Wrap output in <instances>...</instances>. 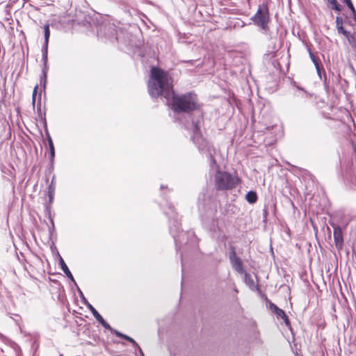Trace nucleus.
I'll return each mask as SVG.
<instances>
[{
	"mask_svg": "<svg viewBox=\"0 0 356 356\" xmlns=\"http://www.w3.org/2000/svg\"><path fill=\"white\" fill-rule=\"evenodd\" d=\"M271 308H272L275 312H276V308H278V307H277L276 305H272Z\"/></svg>",
	"mask_w": 356,
	"mask_h": 356,
	"instance_id": "20",
	"label": "nucleus"
},
{
	"mask_svg": "<svg viewBox=\"0 0 356 356\" xmlns=\"http://www.w3.org/2000/svg\"><path fill=\"white\" fill-rule=\"evenodd\" d=\"M148 92L152 97L163 95L172 100V108L177 112L190 111L197 108V97L194 94L175 96L172 81L168 72L160 68L152 67L148 82Z\"/></svg>",
	"mask_w": 356,
	"mask_h": 356,
	"instance_id": "1",
	"label": "nucleus"
},
{
	"mask_svg": "<svg viewBox=\"0 0 356 356\" xmlns=\"http://www.w3.org/2000/svg\"><path fill=\"white\" fill-rule=\"evenodd\" d=\"M276 314L281 317L284 321V322L286 323V324H289V320H288V318L287 316H286L284 312L280 309V308H276V312H275Z\"/></svg>",
	"mask_w": 356,
	"mask_h": 356,
	"instance_id": "11",
	"label": "nucleus"
},
{
	"mask_svg": "<svg viewBox=\"0 0 356 356\" xmlns=\"http://www.w3.org/2000/svg\"><path fill=\"white\" fill-rule=\"evenodd\" d=\"M44 38H45V42H44V44H45V47L47 48V47L48 41H49V35H50L49 27L48 24L44 26Z\"/></svg>",
	"mask_w": 356,
	"mask_h": 356,
	"instance_id": "12",
	"label": "nucleus"
},
{
	"mask_svg": "<svg viewBox=\"0 0 356 356\" xmlns=\"http://www.w3.org/2000/svg\"><path fill=\"white\" fill-rule=\"evenodd\" d=\"M310 56H311V58H312L313 63L315 65V67H316L317 71L319 72V65H318L317 60L316 59V58L312 53H310Z\"/></svg>",
	"mask_w": 356,
	"mask_h": 356,
	"instance_id": "13",
	"label": "nucleus"
},
{
	"mask_svg": "<svg viewBox=\"0 0 356 356\" xmlns=\"http://www.w3.org/2000/svg\"><path fill=\"white\" fill-rule=\"evenodd\" d=\"M245 283L251 290H256L257 288V283L254 282L253 277L248 273H245L244 277Z\"/></svg>",
	"mask_w": 356,
	"mask_h": 356,
	"instance_id": "8",
	"label": "nucleus"
},
{
	"mask_svg": "<svg viewBox=\"0 0 356 356\" xmlns=\"http://www.w3.org/2000/svg\"><path fill=\"white\" fill-rule=\"evenodd\" d=\"M346 3L347 4L348 7L351 10L352 13H355V8L351 2L350 0H344Z\"/></svg>",
	"mask_w": 356,
	"mask_h": 356,
	"instance_id": "14",
	"label": "nucleus"
},
{
	"mask_svg": "<svg viewBox=\"0 0 356 356\" xmlns=\"http://www.w3.org/2000/svg\"><path fill=\"white\" fill-rule=\"evenodd\" d=\"M139 350H140V353L141 354L142 356H145L142 350L139 348Z\"/></svg>",
	"mask_w": 356,
	"mask_h": 356,
	"instance_id": "22",
	"label": "nucleus"
},
{
	"mask_svg": "<svg viewBox=\"0 0 356 356\" xmlns=\"http://www.w3.org/2000/svg\"><path fill=\"white\" fill-rule=\"evenodd\" d=\"M329 1L330 2V3H332L334 6H333L334 9L337 10H339L336 0H329Z\"/></svg>",
	"mask_w": 356,
	"mask_h": 356,
	"instance_id": "17",
	"label": "nucleus"
},
{
	"mask_svg": "<svg viewBox=\"0 0 356 356\" xmlns=\"http://www.w3.org/2000/svg\"><path fill=\"white\" fill-rule=\"evenodd\" d=\"M252 20L258 26L265 29L269 20L268 10L267 8L265 6L259 7L257 13L252 17Z\"/></svg>",
	"mask_w": 356,
	"mask_h": 356,
	"instance_id": "3",
	"label": "nucleus"
},
{
	"mask_svg": "<svg viewBox=\"0 0 356 356\" xmlns=\"http://www.w3.org/2000/svg\"><path fill=\"white\" fill-rule=\"evenodd\" d=\"M111 331H113V330L111 329ZM114 333L118 336V337H122L123 338V336H124L125 334H123L122 333H120V332L117 331V330H113Z\"/></svg>",
	"mask_w": 356,
	"mask_h": 356,
	"instance_id": "19",
	"label": "nucleus"
},
{
	"mask_svg": "<svg viewBox=\"0 0 356 356\" xmlns=\"http://www.w3.org/2000/svg\"><path fill=\"white\" fill-rule=\"evenodd\" d=\"M60 264L62 270L66 274V275L69 278H70L72 280H74V278H73V276H72V273H70L68 267L67 266L66 264L64 262L63 259H60Z\"/></svg>",
	"mask_w": 356,
	"mask_h": 356,
	"instance_id": "9",
	"label": "nucleus"
},
{
	"mask_svg": "<svg viewBox=\"0 0 356 356\" xmlns=\"http://www.w3.org/2000/svg\"><path fill=\"white\" fill-rule=\"evenodd\" d=\"M246 200L248 202L253 204L257 200V195L254 191H249L246 195Z\"/></svg>",
	"mask_w": 356,
	"mask_h": 356,
	"instance_id": "10",
	"label": "nucleus"
},
{
	"mask_svg": "<svg viewBox=\"0 0 356 356\" xmlns=\"http://www.w3.org/2000/svg\"><path fill=\"white\" fill-rule=\"evenodd\" d=\"M334 238L337 248L341 249L343 245V234L341 229L339 227L334 229Z\"/></svg>",
	"mask_w": 356,
	"mask_h": 356,
	"instance_id": "5",
	"label": "nucleus"
},
{
	"mask_svg": "<svg viewBox=\"0 0 356 356\" xmlns=\"http://www.w3.org/2000/svg\"><path fill=\"white\" fill-rule=\"evenodd\" d=\"M87 307L92 312L94 317L99 321L106 329L111 330V327L108 323H107L102 316L98 313V312L95 309V307L91 305L90 303H86Z\"/></svg>",
	"mask_w": 356,
	"mask_h": 356,
	"instance_id": "4",
	"label": "nucleus"
},
{
	"mask_svg": "<svg viewBox=\"0 0 356 356\" xmlns=\"http://www.w3.org/2000/svg\"><path fill=\"white\" fill-rule=\"evenodd\" d=\"M231 263L232 267L236 270L238 273H242L243 272V264L240 258L237 257L235 255V253H233L230 257Z\"/></svg>",
	"mask_w": 356,
	"mask_h": 356,
	"instance_id": "6",
	"label": "nucleus"
},
{
	"mask_svg": "<svg viewBox=\"0 0 356 356\" xmlns=\"http://www.w3.org/2000/svg\"><path fill=\"white\" fill-rule=\"evenodd\" d=\"M238 179L231 174L218 171L215 175V184L218 190H229L238 184Z\"/></svg>",
	"mask_w": 356,
	"mask_h": 356,
	"instance_id": "2",
	"label": "nucleus"
},
{
	"mask_svg": "<svg viewBox=\"0 0 356 356\" xmlns=\"http://www.w3.org/2000/svg\"><path fill=\"white\" fill-rule=\"evenodd\" d=\"M49 146H50V149H51V156H54V145H53V143H52L51 140H49Z\"/></svg>",
	"mask_w": 356,
	"mask_h": 356,
	"instance_id": "18",
	"label": "nucleus"
},
{
	"mask_svg": "<svg viewBox=\"0 0 356 356\" xmlns=\"http://www.w3.org/2000/svg\"><path fill=\"white\" fill-rule=\"evenodd\" d=\"M38 86H36L35 88H34V90H33V97H32V102H33V104L34 105L35 103V100H36V95H37V90H38Z\"/></svg>",
	"mask_w": 356,
	"mask_h": 356,
	"instance_id": "15",
	"label": "nucleus"
},
{
	"mask_svg": "<svg viewBox=\"0 0 356 356\" xmlns=\"http://www.w3.org/2000/svg\"><path fill=\"white\" fill-rule=\"evenodd\" d=\"M353 19L356 22V11H355V13H353Z\"/></svg>",
	"mask_w": 356,
	"mask_h": 356,
	"instance_id": "21",
	"label": "nucleus"
},
{
	"mask_svg": "<svg viewBox=\"0 0 356 356\" xmlns=\"http://www.w3.org/2000/svg\"><path fill=\"white\" fill-rule=\"evenodd\" d=\"M336 24L338 33L343 34L350 41V38L352 37L351 34L349 31H347L343 29L342 19L337 17L336 19Z\"/></svg>",
	"mask_w": 356,
	"mask_h": 356,
	"instance_id": "7",
	"label": "nucleus"
},
{
	"mask_svg": "<svg viewBox=\"0 0 356 356\" xmlns=\"http://www.w3.org/2000/svg\"><path fill=\"white\" fill-rule=\"evenodd\" d=\"M123 338L124 339H127V341H130L131 343H132L134 346H138V344L136 343V342L135 341V340L133 339L132 338L129 337V336L124 335V336H123Z\"/></svg>",
	"mask_w": 356,
	"mask_h": 356,
	"instance_id": "16",
	"label": "nucleus"
}]
</instances>
